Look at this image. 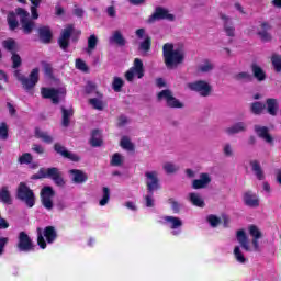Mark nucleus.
I'll return each instance as SVG.
<instances>
[{
    "instance_id": "53",
    "label": "nucleus",
    "mask_w": 281,
    "mask_h": 281,
    "mask_svg": "<svg viewBox=\"0 0 281 281\" xmlns=\"http://www.w3.org/2000/svg\"><path fill=\"white\" fill-rule=\"evenodd\" d=\"M249 234L252 236V238L260 239L262 238V232L258 228L256 225L249 226Z\"/></svg>"
},
{
    "instance_id": "36",
    "label": "nucleus",
    "mask_w": 281,
    "mask_h": 281,
    "mask_svg": "<svg viewBox=\"0 0 281 281\" xmlns=\"http://www.w3.org/2000/svg\"><path fill=\"white\" fill-rule=\"evenodd\" d=\"M265 109H267V105L260 101H256L250 104V112L254 115H261Z\"/></svg>"
},
{
    "instance_id": "7",
    "label": "nucleus",
    "mask_w": 281,
    "mask_h": 281,
    "mask_svg": "<svg viewBox=\"0 0 281 281\" xmlns=\"http://www.w3.org/2000/svg\"><path fill=\"white\" fill-rule=\"evenodd\" d=\"M157 100L158 102H161V100H165L169 109H183V103H181V101L175 98V95H172V91L169 89H165L158 92Z\"/></svg>"
},
{
    "instance_id": "63",
    "label": "nucleus",
    "mask_w": 281,
    "mask_h": 281,
    "mask_svg": "<svg viewBox=\"0 0 281 281\" xmlns=\"http://www.w3.org/2000/svg\"><path fill=\"white\" fill-rule=\"evenodd\" d=\"M108 12V16H110L111 19H115V16L117 15V12L115 11V7L110 5L106 9Z\"/></svg>"
},
{
    "instance_id": "60",
    "label": "nucleus",
    "mask_w": 281,
    "mask_h": 281,
    "mask_svg": "<svg viewBox=\"0 0 281 281\" xmlns=\"http://www.w3.org/2000/svg\"><path fill=\"white\" fill-rule=\"evenodd\" d=\"M153 194L154 193H149L148 195L145 196L146 207H155V200H153Z\"/></svg>"
},
{
    "instance_id": "61",
    "label": "nucleus",
    "mask_w": 281,
    "mask_h": 281,
    "mask_svg": "<svg viewBox=\"0 0 281 281\" xmlns=\"http://www.w3.org/2000/svg\"><path fill=\"white\" fill-rule=\"evenodd\" d=\"M8 237H0V256H3V251H5V246L8 245Z\"/></svg>"
},
{
    "instance_id": "32",
    "label": "nucleus",
    "mask_w": 281,
    "mask_h": 281,
    "mask_svg": "<svg viewBox=\"0 0 281 281\" xmlns=\"http://www.w3.org/2000/svg\"><path fill=\"white\" fill-rule=\"evenodd\" d=\"M16 11H11L8 13L7 15V23L9 25V30L11 32H14V30H16V27H19V20L16 19Z\"/></svg>"
},
{
    "instance_id": "40",
    "label": "nucleus",
    "mask_w": 281,
    "mask_h": 281,
    "mask_svg": "<svg viewBox=\"0 0 281 281\" xmlns=\"http://www.w3.org/2000/svg\"><path fill=\"white\" fill-rule=\"evenodd\" d=\"M271 64L277 74L281 72V55L272 54Z\"/></svg>"
},
{
    "instance_id": "30",
    "label": "nucleus",
    "mask_w": 281,
    "mask_h": 281,
    "mask_svg": "<svg viewBox=\"0 0 281 281\" xmlns=\"http://www.w3.org/2000/svg\"><path fill=\"white\" fill-rule=\"evenodd\" d=\"M71 117H74V110H67L65 106H61V126L64 128H68L69 124H71Z\"/></svg>"
},
{
    "instance_id": "4",
    "label": "nucleus",
    "mask_w": 281,
    "mask_h": 281,
    "mask_svg": "<svg viewBox=\"0 0 281 281\" xmlns=\"http://www.w3.org/2000/svg\"><path fill=\"white\" fill-rule=\"evenodd\" d=\"M40 175H42L44 179H52L58 188H65V178H63V172H60V169L57 167H50L47 169L41 168Z\"/></svg>"
},
{
    "instance_id": "14",
    "label": "nucleus",
    "mask_w": 281,
    "mask_h": 281,
    "mask_svg": "<svg viewBox=\"0 0 281 281\" xmlns=\"http://www.w3.org/2000/svg\"><path fill=\"white\" fill-rule=\"evenodd\" d=\"M71 34H74V25H68L61 31V35L58 38V45L63 52H67L69 48V38H71Z\"/></svg>"
},
{
    "instance_id": "50",
    "label": "nucleus",
    "mask_w": 281,
    "mask_h": 281,
    "mask_svg": "<svg viewBox=\"0 0 281 281\" xmlns=\"http://www.w3.org/2000/svg\"><path fill=\"white\" fill-rule=\"evenodd\" d=\"M214 69V65L211 64L210 60H204V64L200 65L198 68V71H201L202 74H207Z\"/></svg>"
},
{
    "instance_id": "43",
    "label": "nucleus",
    "mask_w": 281,
    "mask_h": 281,
    "mask_svg": "<svg viewBox=\"0 0 281 281\" xmlns=\"http://www.w3.org/2000/svg\"><path fill=\"white\" fill-rule=\"evenodd\" d=\"M234 78L237 80V81H243L244 82H252L254 81V76H251V74L249 72H238L234 76Z\"/></svg>"
},
{
    "instance_id": "57",
    "label": "nucleus",
    "mask_w": 281,
    "mask_h": 281,
    "mask_svg": "<svg viewBox=\"0 0 281 281\" xmlns=\"http://www.w3.org/2000/svg\"><path fill=\"white\" fill-rule=\"evenodd\" d=\"M162 168L167 175H175V172L178 170V168L171 162L165 164Z\"/></svg>"
},
{
    "instance_id": "62",
    "label": "nucleus",
    "mask_w": 281,
    "mask_h": 281,
    "mask_svg": "<svg viewBox=\"0 0 281 281\" xmlns=\"http://www.w3.org/2000/svg\"><path fill=\"white\" fill-rule=\"evenodd\" d=\"M1 82H8V75L0 69V91H3V85Z\"/></svg>"
},
{
    "instance_id": "5",
    "label": "nucleus",
    "mask_w": 281,
    "mask_h": 281,
    "mask_svg": "<svg viewBox=\"0 0 281 281\" xmlns=\"http://www.w3.org/2000/svg\"><path fill=\"white\" fill-rule=\"evenodd\" d=\"M15 12L20 16L21 30L23 34H32L36 27V23L33 20H30V12L23 8H16Z\"/></svg>"
},
{
    "instance_id": "44",
    "label": "nucleus",
    "mask_w": 281,
    "mask_h": 281,
    "mask_svg": "<svg viewBox=\"0 0 281 281\" xmlns=\"http://www.w3.org/2000/svg\"><path fill=\"white\" fill-rule=\"evenodd\" d=\"M89 104L95 109V111H104V102L98 98L89 99Z\"/></svg>"
},
{
    "instance_id": "15",
    "label": "nucleus",
    "mask_w": 281,
    "mask_h": 281,
    "mask_svg": "<svg viewBox=\"0 0 281 281\" xmlns=\"http://www.w3.org/2000/svg\"><path fill=\"white\" fill-rule=\"evenodd\" d=\"M41 93H42V98H44V100H52L53 104H59L60 90H58L56 88H42Z\"/></svg>"
},
{
    "instance_id": "54",
    "label": "nucleus",
    "mask_w": 281,
    "mask_h": 281,
    "mask_svg": "<svg viewBox=\"0 0 281 281\" xmlns=\"http://www.w3.org/2000/svg\"><path fill=\"white\" fill-rule=\"evenodd\" d=\"M206 221L211 225V227H218V225H221V218L216 215H209Z\"/></svg>"
},
{
    "instance_id": "25",
    "label": "nucleus",
    "mask_w": 281,
    "mask_h": 281,
    "mask_svg": "<svg viewBox=\"0 0 281 281\" xmlns=\"http://www.w3.org/2000/svg\"><path fill=\"white\" fill-rule=\"evenodd\" d=\"M237 241L245 251H251V248L249 247V237H247V233H245L244 229L237 231Z\"/></svg>"
},
{
    "instance_id": "24",
    "label": "nucleus",
    "mask_w": 281,
    "mask_h": 281,
    "mask_svg": "<svg viewBox=\"0 0 281 281\" xmlns=\"http://www.w3.org/2000/svg\"><path fill=\"white\" fill-rule=\"evenodd\" d=\"M102 144H104L102 132L100 130H93L91 132L90 146H92V148H100Z\"/></svg>"
},
{
    "instance_id": "6",
    "label": "nucleus",
    "mask_w": 281,
    "mask_h": 281,
    "mask_svg": "<svg viewBox=\"0 0 281 281\" xmlns=\"http://www.w3.org/2000/svg\"><path fill=\"white\" fill-rule=\"evenodd\" d=\"M16 249L18 251L30 254V251H34V249H36V245H34V241H32V237L22 231L18 236Z\"/></svg>"
},
{
    "instance_id": "18",
    "label": "nucleus",
    "mask_w": 281,
    "mask_h": 281,
    "mask_svg": "<svg viewBox=\"0 0 281 281\" xmlns=\"http://www.w3.org/2000/svg\"><path fill=\"white\" fill-rule=\"evenodd\" d=\"M254 131L256 135L266 142V144H273V136L269 133V127L261 126V125H255Z\"/></svg>"
},
{
    "instance_id": "21",
    "label": "nucleus",
    "mask_w": 281,
    "mask_h": 281,
    "mask_svg": "<svg viewBox=\"0 0 281 281\" xmlns=\"http://www.w3.org/2000/svg\"><path fill=\"white\" fill-rule=\"evenodd\" d=\"M69 175H72V183L82 184L89 181V176L80 169H71Z\"/></svg>"
},
{
    "instance_id": "58",
    "label": "nucleus",
    "mask_w": 281,
    "mask_h": 281,
    "mask_svg": "<svg viewBox=\"0 0 281 281\" xmlns=\"http://www.w3.org/2000/svg\"><path fill=\"white\" fill-rule=\"evenodd\" d=\"M0 137L1 139H8V124L5 122L1 123Z\"/></svg>"
},
{
    "instance_id": "51",
    "label": "nucleus",
    "mask_w": 281,
    "mask_h": 281,
    "mask_svg": "<svg viewBox=\"0 0 281 281\" xmlns=\"http://www.w3.org/2000/svg\"><path fill=\"white\" fill-rule=\"evenodd\" d=\"M33 160H34V157H32V154L30 153L22 154V156H20L18 159L19 164L21 165L23 164L30 165L32 164Z\"/></svg>"
},
{
    "instance_id": "11",
    "label": "nucleus",
    "mask_w": 281,
    "mask_h": 281,
    "mask_svg": "<svg viewBox=\"0 0 281 281\" xmlns=\"http://www.w3.org/2000/svg\"><path fill=\"white\" fill-rule=\"evenodd\" d=\"M40 194H41L42 205L46 210H53L54 201L52 199H54V196H56V191H54V188H52L50 186H46V187L42 188Z\"/></svg>"
},
{
    "instance_id": "34",
    "label": "nucleus",
    "mask_w": 281,
    "mask_h": 281,
    "mask_svg": "<svg viewBox=\"0 0 281 281\" xmlns=\"http://www.w3.org/2000/svg\"><path fill=\"white\" fill-rule=\"evenodd\" d=\"M112 43H115L119 45V47H124L126 46V38H124V35H122L121 31H114L112 37H111Z\"/></svg>"
},
{
    "instance_id": "38",
    "label": "nucleus",
    "mask_w": 281,
    "mask_h": 281,
    "mask_svg": "<svg viewBox=\"0 0 281 281\" xmlns=\"http://www.w3.org/2000/svg\"><path fill=\"white\" fill-rule=\"evenodd\" d=\"M120 146L123 147L124 150L135 153V144H133V142H131V138H128L127 136H123L121 138Z\"/></svg>"
},
{
    "instance_id": "64",
    "label": "nucleus",
    "mask_w": 281,
    "mask_h": 281,
    "mask_svg": "<svg viewBox=\"0 0 281 281\" xmlns=\"http://www.w3.org/2000/svg\"><path fill=\"white\" fill-rule=\"evenodd\" d=\"M31 18L33 21H36L38 19V7H31Z\"/></svg>"
},
{
    "instance_id": "3",
    "label": "nucleus",
    "mask_w": 281,
    "mask_h": 281,
    "mask_svg": "<svg viewBox=\"0 0 281 281\" xmlns=\"http://www.w3.org/2000/svg\"><path fill=\"white\" fill-rule=\"evenodd\" d=\"M16 199L23 201L27 207H34V205H36V195L25 182H20L16 190Z\"/></svg>"
},
{
    "instance_id": "28",
    "label": "nucleus",
    "mask_w": 281,
    "mask_h": 281,
    "mask_svg": "<svg viewBox=\"0 0 281 281\" xmlns=\"http://www.w3.org/2000/svg\"><path fill=\"white\" fill-rule=\"evenodd\" d=\"M250 166L258 181H265V171L262 170L260 162L258 160H251Z\"/></svg>"
},
{
    "instance_id": "42",
    "label": "nucleus",
    "mask_w": 281,
    "mask_h": 281,
    "mask_svg": "<svg viewBox=\"0 0 281 281\" xmlns=\"http://www.w3.org/2000/svg\"><path fill=\"white\" fill-rule=\"evenodd\" d=\"M95 47H98V36H95V34H92L88 37L87 53L91 54L93 49H95Z\"/></svg>"
},
{
    "instance_id": "20",
    "label": "nucleus",
    "mask_w": 281,
    "mask_h": 281,
    "mask_svg": "<svg viewBox=\"0 0 281 281\" xmlns=\"http://www.w3.org/2000/svg\"><path fill=\"white\" fill-rule=\"evenodd\" d=\"M212 183V178L207 173H201L200 179H195L192 182L193 190H201L203 188H207Z\"/></svg>"
},
{
    "instance_id": "33",
    "label": "nucleus",
    "mask_w": 281,
    "mask_h": 281,
    "mask_svg": "<svg viewBox=\"0 0 281 281\" xmlns=\"http://www.w3.org/2000/svg\"><path fill=\"white\" fill-rule=\"evenodd\" d=\"M164 221L166 223H170V229H179V227H183V221H181L179 217L165 216Z\"/></svg>"
},
{
    "instance_id": "27",
    "label": "nucleus",
    "mask_w": 281,
    "mask_h": 281,
    "mask_svg": "<svg viewBox=\"0 0 281 281\" xmlns=\"http://www.w3.org/2000/svg\"><path fill=\"white\" fill-rule=\"evenodd\" d=\"M268 30H271V25H269L267 22H262L261 31L257 32L259 38H261V41L263 43H269V41H271V38H272L271 35L269 34Z\"/></svg>"
},
{
    "instance_id": "31",
    "label": "nucleus",
    "mask_w": 281,
    "mask_h": 281,
    "mask_svg": "<svg viewBox=\"0 0 281 281\" xmlns=\"http://www.w3.org/2000/svg\"><path fill=\"white\" fill-rule=\"evenodd\" d=\"M36 139H42L44 144H53L54 137H52L47 132H43L40 127H35Z\"/></svg>"
},
{
    "instance_id": "49",
    "label": "nucleus",
    "mask_w": 281,
    "mask_h": 281,
    "mask_svg": "<svg viewBox=\"0 0 281 281\" xmlns=\"http://www.w3.org/2000/svg\"><path fill=\"white\" fill-rule=\"evenodd\" d=\"M111 166L120 167L122 164H124V158L120 153H115L112 156V159L110 161Z\"/></svg>"
},
{
    "instance_id": "26",
    "label": "nucleus",
    "mask_w": 281,
    "mask_h": 281,
    "mask_svg": "<svg viewBox=\"0 0 281 281\" xmlns=\"http://www.w3.org/2000/svg\"><path fill=\"white\" fill-rule=\"evenodd\" d=\"M252 78L258 80V82H265L267 80V72L262 69V67L252 64L251 65Z\"/></svg>"
},
{
    "instance_id": "41",
    "label": "nucleus",
    "mask_w": 281,
    "mask_h": 281,
    "mask_svg": "<svg viewBox=\"0 0 281 281\" xmlns=\"http://www.w3.org/2000/svg\"><path fill=\"white\" fill-rule=\"evenodd\" d=\"M190 201L196 207H205V201L198 193H190Z\"/></svg>"
},
{
    "instance_id": "47",
    "label": "nucleus",
    "mask_w": 281,
    "mask_h": 281,
    "mask_svg": "<svg viewBox=\"0 0 281 281\" xmlns=\"http://www.w3.org/2000/svg\"><path fill=\"white\" fill-rule=\"evenodd\" d=\"M122 87H124V80L120 77H114L112 82V89L115 93H120L122 91Z\"/></svg>"
},
{
    "instance_id": "52",
    "label": "nucleus",
    "mask_w": 281,
    "mask_h": 281,
    "mask_svg": "<svg viewBox=\"0 0 281 281\" xmlns=\"http://www.w3.org/2000/svg\"><path fill=\"white\" fill-rule=\"evenodd\" d=\"M11 60H12V68L13 69H19L21 67L23 60L21 59V56L16 53H11Z\"/></svg>"
},
{
    "instance_id": "23",
    "label": "nucleus",
    "mask_w": 281,
    "mask_h": 281,
    "mask_svg": "<svg viewBox=\"0 0 281 281\" xmlns=\"http://www.w3.org/2000/svg\"><path fill=\"white\" fill-rule=\"evenodd\" d=\"M220 18L224 21V32L226 35L234 38V36H236V29L234 27V24L229 22V18L223 13L220 14Z\"/></svg>"
},
{
    "instance_id": "8",
    "label": "nucleus",
    "mask_w": 281,
    "mask_h": 281,
    "mask_svg": "<svg viewBox=\"0 0 281 281\" xmlns=\"http://www.w3.org/2000/svg\"><path fill=\"white\" fill-rule=\"evenodd\" d=\"M144 61L139 58H135L134 66L125 72V79L127 82H133L135 76H137L138 79H142L144 78Z\"/></svg>"
},
{
    "instance_id": "2",
    "label": "nucleus",
    "mask_w": 281,
    "mask_h": 281,
    "mask_svg": "<svg viewBox=\"0 0 281 281\" xmlns=\"http://www.w3.org/2000/svg\"><path fill=\"white\" fill-rule=\"evenodd\" d=\"M36 233L40 249H47V244L52 245L56 243V239L58 238V232H56V227L54 226H46L44 229L37 227Z\"/></svg>"
},
{
    "instance_id": "56",
    "label": "nucleus",
    "mask_w": 281,
    "mask_h": 281,
    "mask_svg": "<svg viewBox=\"0 0 281 281\" xmlns=\"http://www.w3.org/2000/svg\"><path fill=\"white\" fill-rule=\"evenodd\" d=\"M42 67L44 69V74H46V76H54V68L52 67V64H49L47 61H42Z\"/></svg>"
},
{
    "instance_id": "46",
    "label": "nucleus",
    "mask_w": 281,
    "mask_h": 281,
    "mask_svg": "<svg viewBox=\"0 0 281 281\" xmlns=\"http://www.w3.org/2000/svg\"><path fill=\"white\" fill-rule=\"evenodd\" d=\"M111 199V189H109L108 187H103V196L99 202V205H101V207H104V205H106V203H109Z\"/></svg>"
},
{
    "instance_id": "37",
    "label": "nucleus",
    "mask_w": 281,
    "mask_h": 281,
    "mask_svg": "<svg viewBox=\"0 0 281 281\" xmlns=\"http://www.w3.org/2000/svg\"><path fill=\"white\" fill-rule=\"evenodd\" d=\"M150 47H153V37L146 36L143 42H140L138 49L139 52H144V54H148L150 52Z\"/></svg>"
},
{
    "instance_id": "48",
    "label": "nucleus",
    "mask_w": 281,
    "mask_h": 281,
    "mask_svg": "<svg viewBox=\"0 0 281 281\" xmlns=\"http://www.w3.org/2000/svg\"><path fill=\"white\" fill-rule=\"evenodd\" d=\"M75 67H76V69H79V71L89 74V66H87V63H85V60H82L81 58L76 59Z\"/></svg>"
},
{
    "instance_id": "16",
    "label": "nucleus",
    "mask_w": 281,
    "mask_h": 281,
    "mask_svg": "<svg viewBox=\"0 0 281 281\" xmlns=\"http://www.w3.org/2000/svg\"><path fill=\"white\" fill-rule=\"evenodd\" d=\"M54 150L57 153V155L64 157V159H69L70 161H80V156L68 151L67 147L63 146L60 143L54 144Z\"/></svg>"
},
{
    "instance_id": "55",
    "label": "nucleus",
    "mask_w": 281,
    "mask_h": 281,
    "mask_svg": "<svg viewBox=\"0 0 281 281\" xmlns=\"http://www.w3.org/2000/svg\"><path fill=\"white\" fill-rule=\"evenodd\" d=\"M168 203L171 204V209L173 211V214H179V212H181V204H179V202H177V200L170 198L168 200Z\"/></svg>"
},
{
    "instance_id": "17",
    "label": "nucleus",
    "mask_w": 281,
    "mask_h": 281,
    "mask_svg": "<svg viewBox=\"0 0 281 281\" xmlns=\"http://www.w3.org/2000/svg\"><path fill=\"white\" fill-rule=\"evenodd\" d=\"M37 34L41 43H44V45H49V43H52V38H54L52 27H49L48 25L40 26L37 29Z\"/></svg>"
},
{
    "instance_id": "12",
    "label": "nucleus",
    "mask_w": 281,
    "mask_h": 281,
    "mask_svg": "<svg viewBox=\"0 0 281 281\" xmlns=\"http://www.w3.org/2000/svg\"><path fill=\"white\" fill-rule=\"evenodd\" d=\"M155 21H175V14L164 7H156L154 13L148 18V23H155Z\"/></svg>"
},
{
    "instance_id": "10",
    "label": "nucleus",
    "mask_w": 281,
    "mask_h": 281,
    "mask_svg": "<svg viewBox=\"0 0 281 281\" xmlns=\"http://www.w3.org/2000/svg\"><path fill=\"white\" fill-rule=\"evenodd\" d=\"M18 80L21 82L25 91H32V89L38 85V68H34L29 78L25 76H20Z\"/></svg>"
},
{
    "instance_id": "9",
    "label": "nucleus",
    "mask_w": 281,
    "mask_h": 281,
    "mask_svg": "<svg viewBox=\"0 0 281 281\" xmlns=\"http://www.w3.org/2000/svg\"><path fill=\"white\" fill-rule=\"evenodd\" d=\"M188 89H190V91H195V93H199L202 98H207V95L212 93V86L205 80L190 82L188 83Z\"/></svg>"
},
{
    "instance_id": "59",
    "label": "nucleus",
    "mask_w": 281,
    "mask_h": 281,
    "mask_svg": "<svg viewBox=\"0 0 281 281\" xmlns=\"http://www.w3.org/2000/svg\"><path fill=\"white\" fill-rule=\"evenodd\" d=\"M32 151L36 153L37 155H44L45 154V147L38 144H33Z\"/></svg>"
},
{
    "instance_id": "29",
    "label": "nucleus",
    "mask_w": 281,
    "mask_h": 281,
    "mask_svg": "<svg viewBox=\"0 0 281 281\" xmlns=\"http://www.w3.org/2000/svg\"><path fill=\"white\" fill-rule=\"evenodd\" d=\"M247 131V123L245 122H237L233 126L226 128V133L228 135H236L238 133H245Z\"/></svg>"
},
{
    "instance_id": "35",
    "label": "nucleus",
    "mask_w": 281,
    "mask_h": 281,
    "mask_svg": "<svg viewBox=\"0 0 281 281\" xmlns=\"http://www.w3.org/2000/svg\"><path fill=\"white\" fill-rule=\"evenodd\" d=\"M0 201L2 203H5L7 205H12V198L10 195V190L5 186L0 189Z\"/></svg>"
},
{
    "instance_id": "19",
    "label": "nucleus",
    "mask_w": 281,
    "mask_h": 281,
    "mask_svg": "<svg viewBox=\"0 0 281 281\" xmlns=\"http://www.w3.org/2000/svg\"><path fill=\"white\" fill-rule=\"evenodd\" d=\"M243 201L247 207H260V200L258 199V195L251 191L244 193Z\"/></svg>"
},
{
    "instance_id": "13",
    "label": "nucleus",
    "mask_w": 281,
    "mask_h": 281,
    "mask_svg": "<svg viewBox=\"0 0 281 281\" xmlns=\"http://www.w3.org/2000/svg\"><path fill=\"white\" fill-rule=\"evenodd\" d=\"M146 186L148 194H154L156 190H160L159 173L157 171L145 172Z\"/></svg>"
},
{
    "instance_id": "1",
    "label": "nucleus",
    "mask_w": 281,
    "mask_h": 281,
    "mask_svg": "<svg viewBox=\"0 0 281 281\" xmlns=\"http://www.w3.org/2000/svg\"><path fill=\"white\" fill-rule=\"evenodd\" d=\"M162 58L167 69L179 67L186 60V53L182 49L176 48L175 44L166 43L162 46Z\"/></svg>"
},
{
    "instance_id": "22",
    "label": "nucleus",
    "mask_w": 281,
    "mask_h": 281,
    "mask_svg": "<svg viewBox=\"0 0 281 281\" xmlns=\"http://www.w3.org/2000/svg\"><path fill=\"white\" fill-rule=\"evenodd\" d=\"M266 109L269 115L276 117L278 115V111L280 110V103H278V99L269 98L266 100Z\"/></svg>"
},
{
    "instance_id": "45",
    "label": "nucleus",
    "mask_w": 281,
    "mask_h": 281,
    "mask_svg": "<svg viewBox=\"0 0 281 281\" xmlns=\"http://www.w3.org/2000/svg\"><path fill=\"white\" fill-rule=\"evenodd\" d=\"M234 256L237 262H240V265H245L247 262V258H245V255H243V251L240 250V246H235Z\"/></svg>"
},
{
    "instance_id": "39",
    "label": "nucleus",
    "mask_w": 281,
    "mask_h": 281,
    "mask_svg": "<svg viewBox=\"0 0 281 281\" xmlns=\"http://www.w3.org/2000/svg\"><path fill=\"white\" fill-rule=\"evenodd\" d=\"M2 47H4L7 52L14 54L16 53V41H14V38H8L2 42Z\"/></svg>"
}]
</instances>
